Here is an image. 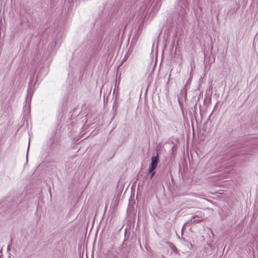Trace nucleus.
<instances>
[{"mask_svg":"<svg viewBox=\"0 0 258 258\" xmlns=\"http://www.w3.org/2000/svg\"><path fill=\"white\" fill-rule=\"evenodd\" d=\"M159 162V155L158 153H156V155L153 156L151 157V163L150 165L148 172L151 173L150 179H151L154 175L155 172L154 170L157 167V164Z\"/></svg>","mask_w":258,"mask_h":258,"instance_id":"f257e3e1","label":"nucleus"},{"mask_svg":"<svg viewBox=\"0 0 258 258\" xmlns=\"http://www.w3.org/2000/svg\"><path fill=\"white\" fill-rule=\"evenodd\" d=\"M32 95V93L31 92V89H28V93L27 95L26 98V102L29 105V106L30 107V102H31V99Z\"/></svg>","mask_w":258,"mask_h":258,"instance_id":"f03ea898","label":"nucleus"},{"mask_svg":"<svg viewBox=\"0 0 258 258\" xmlns=\"http://www.w3.org/2000/svg\"><path fill=\"white\" fill-rule=\"evenodd\" d=\"M185 14V11L184 9L182 7H180L178 14L180 16L181 19H182V18L184 16Z\"/></svg>","mask_w":258,"mask_h":258,"instance_id":"7ed1b4c3","label":"nucleus"},{"mask_svg":"<svg viewBox=\"0 0 258 258\" xmlns=\"http://www.w3.org/2000/svg\"><path fill=\"white\" fill-rule=\"evenodd\" d=\"M29 145H30V143H29V144H28V149H27V154H26V160H27L28 159V151H29Z\"/></svg>","mask_w":258,"mask_h":258,"instance_id":"20e7f679","label":"nucleus"},{"mask_svg":"<svg viewBox=\"0 0 258 258\" xmlns=\"http://www.w3.org/2000/svg\"><path fill=\"white\" fill-rule=\"evenodd\" d=\"M148 7V5H147V6H146L145 8V9H146Z\"/></svg>","mask_w":258,"mask_h":258,"instance_id":"39448f33","label":"nucleus"},{"mask_svg":"<svg viewBox=\"0 0 258 258\" xmlns=\"http://www.w3.org/2000/svg\"><path fill=\"white\" fill-rule=\"evenodd\" d=\"M9 247H10V245H9L8 246V249H9Z\"/></svg>","mask_w":258,"mask_h":258,"instance_id":"423d86ee","label":"nucleus"}]
</instances>
